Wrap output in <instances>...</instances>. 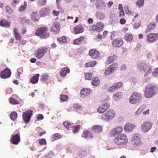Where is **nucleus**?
I'll list each match as a JSON object with an SVG mask.
<instances>
[{"mask_svg": "<svg viewBox=\"0 0 158 158\" xmlns=\"http://www.w3.org/2000/svg\"><path fill=\"white\" fill-rule=\"evenodd\" d=\"M158 91V87L154 84L149 85L146 86L144 96L146 98H151L156 94Z\"/></svg>", "mask_w": 158, "mask_h": 158, "instance_id": "nucleus-1", "label": "nucleus"}, {"mask_svg": "<svg viewBox=\"0 0 158 158\" xmlns=\"http://www.w3.org/2000/svg\"><path fill=\"white\" fill-rule=\"evenodd\" d=\"M114 144L118 146H123L126 145L128 143V139L126 135L119 134L114 139Z\"/></svg>", "mask_w": 158, "mask_h": 158, "instance_id": "nucleus-2", "label": "nucleus"}, {"mask_svg": "<svg viewBox=\"0 0 158 158\" xmlns=\"http://www.w3.org/2000/svg\"><path fill=\"white\" fill-rule=\"evenodd\" d=\"M48 31V29L47 27H41L37 29L35 34L41 39H46L49 37L50 35Z\"/></svg>", "mask_w": 158, "mask_h": 158, "instance_id": "nucleus-3", "label": "nucleus"}, {"mask_svg": "<svg viewBox=\"0 0 158 158\" xmlns=\"http://www.w3.org/2000/svg\"><path fill=\"white\" fill-rule=\"evenodd\" d=\"M138 69L142 73H145V75H148L152 72V68L149 64L141 63L138 64Z\"/></svg>", "mask_w": 158, "mask_h": 158, "instance_id": "nucleus-4", "label": "nucleus"}, {"mask_svg": "<svg viewBox=\"0 0 158 158\" xmlns=\"http://www.w3.org/2000/svg\"><path fill=\"white\" fill-rule=\"evenodd\" d=\"M142 99L141 94L137 92H133L129 99L130 103L135 104L139 102Z\"/></svg>", "mask_w": 158, "mask_h": 158, "instance_id": "nucleus-5", "label": "nucleus"}, {"mask_svg": "<svg viewBox=\"0 0 158 158\" xmlns=\"http://www.w3.org/2000/svg\"><path fill=\"white\" fill-rule=\"evenodd\" d=\"M48 50V48L46 47L43 46L38 48L35 54V56L38 59H41L44 56Z\"/></svg>", "mask_w": 158, "mask_h": 158, "instance_id": "nucleus-6", "label": "nucleus"}, {"mask_svg": "<svg viewBox=\"0 0 158 158\" xmlns=\"http://www.w3.org/2000/svg\"><path fill=\"white\" fill-rule=\"evenodd\" d=\"M115 115V113L113 110H110L104 114L102 116V119L105 121L110 120Z\"/></svg>", "mask_w": 158, "mask_h": 158, "instance_id": "nucleus-7", "label": "nucleus"}, {"mask_svg": "<svg viewBox=\"0 0 158 158\" xmlns=\"http://www.w3.org/2000/svg\"><path fill=\"white\" fill-rule=\"evenodd\" d=\"M32 115L33 111L32 110H27L25 111L22 115L23 120L26 123H29Z\"/></svg>", "mask_w": 158, "mask_h": 158, "instance_id": "nucleus-8", "label": "nucleus"}, {"mask_svg": "<svg viewBox=\"0 0 158 158\" xmlns=\"http://www.w3.org/2000/svg\"><path fill=\"white\" fill-rule=\"evenodd\" d=\"M147 37L148 42L152 43L158 39V34L150 33L147 35Z\"/></svg>", "mask_w": 158, "mask_h": 158, "instance_id": "nucleus-9", "label": "nucleus"}, {"mask_svg": "<svg viewBox=\"0 0 158 158\" xmlns=\"http://www.w3.org/2000/svg\"><path fill=\"white\" fill-rule=\"evenodd\" d=\"M104 28L103 23L101 22H98L96 24L90 27V29L95 31L98 32H100Z\"/></svg>", "mask_w": 158, "mask_h": 158, "instance_id": "nucleus-10", "label": "nucleus"}, {"mask_svg": "<svg viewBox=\"0 0 158 158\" xmlns=\"http://www.w3.org/2000/svg\"><path fill=\"white\" fill-rule=\"evenodd\" d=\"M11 74L10 70L8 68H6L1 71L0 76L2 78H7L10 77Z\"/></svg>", "mask_w": 158, "mask_h": 158, "instance_id": "nucleus-11", "label": "nucleus"}, {"mask_svg": "<svg viewBox=\"0 0 158 158\" xmlns=\"http://www.w3.org/2000/svg\"><path fill=\"white\" fill-rule=\"evenodd\" d=\"M123 131L122 127H118L113 129L110 132V135L111 137H113L116 135L121 133Z\"/></svg>", "mask_w": 158, "mask_h": 158, "instance_id": "nucleus-12", "label": "nucleus"}, {"mask_svg": "<svg viewBox=\"0 0 158 158\" xmlns=\"http://www.w3.org/2000/svg\"><path fill=\"white\" fill-rule=\"evenodd\" d=\"M20 133L15 135L12 136L11 139V143L14 145H17L20 141Z\"/></svg>", "mask_w": 158, "mask_h": 158, "instance_id": "nucleus-13", "label": "nucleus"}, {"mask_svg": "<svg viewBox=\"0 0 158 158\" xmlns=\"http://www.w3.org/2000/svg\"><path fill=\"white\" fill-rule=\"evenodd\" d=\"M152 124L148 121H146L143 123L141 126L142 130L144 132H147L151 128Z\"/></svg>", "mask_w": 158, "mask_h": 158, "instance_id": "nucleus-14", "label": "nucleus"}, {"mask_svg": "<svg viewBox=\"0 0 158 158\" xmlns=\"http://www.w3.org/2000/svg\"><path fill=\"white\" fill-rule=\"evenodd\" d=\"M89 55L93 59H97L100 56V52L94 49H91L89 53Z\"/></svg>", "mask_w": 158, "mask_h": 158, "instance_id": "nucleus-15", "label": "nucleus"}, {"mask_svg": "<svg viewBox=\"0 0 158 158\" xmlns=\"http://www.w3.org/2000/svg\"><path fill=\"white\" fill-rule=\"evenodd\" d=\"M139 135L138 134L134 135L132 138V144L136 146L139 145L141 143Z\"/></svg>", "mask_w": 158, "mask_h": 158, "instance_id": "nucleus-16", "label": "nucleus"}, {"mask_svg": "<svg viewBox=\"0 0 158 158\" xmlns=\"http://www.w3.org/2000/svg\"><path fill=\"white\" fill-rule=\"evenodd\" d=\"M73 30L74 34H78L83 33L84 29L81 24H79L73 28Z\"/></svg>", "mask_w": 158, "mask_h": 158, "instance_id": "nucleus-17", "label": "nucleus"}, {"mask_svg": "<svg viewBox=\"0 0 158 158\" xmlns=\"http://www.w3.org/2000/svg\"><path fill=\"white\" fill-rule=\"evenodd\" d=\"M60 29V25L59 23L55 22L53 23L51 27V31L54 33H56L59 32Z\"/></svg>", "mask_w": 158, "mask_h": 158, "instance_id": "nucleus-18", "label": "nucleus"}, {"mask_svg": "<svg viewBox=\"0 0 158 158\" xmlns=\"http://www.w3.org/2000/svg\"><path fill=\"white\" fill-rule=\"evenodd\" d=\"M109 107V104L107 103H106L99 106L97 109V111L99 113H103Z\"/></svg>", "mask_w": 158, "mask_h": 158, "instance_id": "nucleus-19", "label": "nucleus"}, {"mask_svg": "<svg viewBox=\"0 0 158 158\" xmlns=\"http://www.w3.org/2000/svg\"><path fill=\"white\" fill-rule=\"evenodd\" d=\"M123 85V83L120 82L117 83H115L111 86L108 89V90L109 92H112L114 91L115 89L121 87Z\"/></svg>", "mask_w": 158, "mask_h": 158, "instance_id": "nucleus-20", "label": "nucleus"}, {"mask_svg": "<svg viewBox=\"0 0 158 158\" xmlns=\"http://www.w3.org/2000/svg\"><path fill=\"white\" fill-rule=\"evenodd\" d=\"M123 44L122 40L119 38L114 39L112 42V45L114 47H119Z\"/></svg>", "mask_w": 158, "mask_h": 158, "instance_id": "nucleus-21", "label": "nucleus"}, {"mask_svg": "<svg viewBox=\"0 0 158 158\" xmlns=\"http://www.w3.org/2000/svg\"><path fill=\"white\" fill-rule=\"evenodd\" d=\"M135 126L134 124L128 123L125 125L124 127V130L126 131H131L135 128Z\"/></svg>", "mask_w": 158, "mask_h": 158, "instance_id": "nucleus-22", "label": "nucleus"}, {"mask_svg": "<svg viewBox=\"0 0 158 158\" xmlns=\"http://www.w3.org/2000/svg\"><path fill=\"white\" fill-rule=\"evenodd\" d=\"M83 135V137L85 139H92L93 137V135L91 131L89 130H86L84 131Z\"/></svg>", "mask_w": 158, "mask_h": 158, "instance_id": "nucleus-23", "label": "nucleus"}, {"mask_svg": "<svg viewBox=\"0 0 158 158\" xmlns=\"http://www.w3.org/2000/svg\"><path fill=\"white\" fill-rule=\"evenodd\" d=\"M85 37L84 36H81L79 38L75 39L73 41V44L75 45H79L83 42Z\"/></svg>", "mask_w": 158, "mask_h": 158, "instance_id": "nucleus-24", "label": "nucleus"}, {"mask_svg": "<svg viewBox=\"0 0 158 158\" xmlns=\"http://www.w3.org/2000/svg\"><path fill=\"white\" fill-rule=\"evenodd\" d=\"M92 131L95 133H99L102 131V128L100 126L98 125H94L92 128Z\"/></svg>", "mask_w": 158, "mask_h": 158, "instance_id": "nucleus-25", "label": "nucleus"}, {"mask_svg": "<svg viewBox=\"0 0 158 158\" xmlns=\"http://www.w3.org/2000/svg\"><path fill=\"white\" fill-rule=\"evenodd\" d=\"M0 26L2 27H9L10 26V23L6 19H2L0 20Z\"/></svg>", "mask_w": 158, "mask_h": 158, "instance_id": "nucleus-26", "label": "nucleus"}, {"mask_svg": "<svg viewBox=\"0 0 158 158\" xmlns=\"http://www.w3.org/2000/svg\"><path fill=\"white\" fill-rule=\"evenodd\" d=\"M70 72V69L68 67H64L63 68L60 72V74L61 76L62 77H65L66 76L67 73H69Z\"/></svg>", "mask_w": 158, "mask_h": 158, "instance_id": "nucleus-27", "label": "nucleus"}, {"mask_svg": "<svg viewBox=\"0 0 158 158\" xmlns=\"http://www.w3.org/2000/svg\"><path fill=\"white\" fill-rule=\"evenodd\" d=\"M31 17L34 22L38 23L39 22V19L37 18L39 17V15L37 12H32L31 14Z\"/></svg>", "mask_w": 158, "mask_h": 158, "instance_id": "nucleus-28", "label": "nucleus"}, {"mask_svg": "<svg viewBox=\"0 0 158 158\" xmlns=\"http://www.w3.org/2000/svg\"><path fill=\"white\" fill-rule=\"evenodd\" d=\"M40 75L39 74H37L33 76L30 79L31 83L33 84L36 83L38 81Z\"/></svg>", "mask_w": 158, "mask_h": 158, "instance_id": "nucleus-29", "label": "nucleus"}, {"mask_svg": "<svg viewBox=\"0 0 158 158\" xmlns=\"http://www.w3.org/2000/svg\"><path fill=\"white\" fill-rule=\"evenodd\" d=\"M96 5L97 8L99 9L105 7L106 6L105 3L103 1L101 0H97Z\"/></svg>", "mask_w": 158, "mask_h": 158, "instance_id": "nucleus-30", "label": "nucleus"}, {"mask_svg": "<svg viewBox=\"0 0 158 158\" xmlns=\"http://www.w3.org/2000/svg\"><path fill=\"white\" fill-rule=\"evenodd\" d=\"M48 13V9L46 8H42L40 11V14L41 16H44Z\"/></svg>", "mask_w": 158, "mask_h": 158, "instance_id": "nucleus-31", "label": "nucleus"}, {"mask_svg": "<svg viewBox=\"0 0 158 158\" xmlns=\"http://www.w3.org/2000/svg\"><path fill=\"white\" fill-rule=\"evenodd\" d=\"M117 59V56L116 55H114L112 56L108 57L106 60V63L109 64L114 62Z\"/></svg>", "mask_w": 158, "mask_h": 158, "instance_id": "nucleus-32", "label": "nucleus"}, {"mask_svg": "<svg viewBox=\"0 0 158 158\" xmlns=\"http://www.w3.org/2000/svg\"><path fill=\"white\" fill-rule=\"evenodd\" d=\"M97 64V62L95 60H92L88 63H86L84 66L85 67H93Z\"/></svg>", "mask_w": 158, "mask_h": 158, "instance_id": "nucleus-33", "label": "nucleus"}, {"mask_svg": "<svg viewBox=\"0 0 158 158\" xmlns=\"http://www.w3.org/2000/svg\"><path fill=\"white\" fill-rule=\"evenodd\" d=\"M13 32L16 40H20L21 39V37L18 33L17 28H14V29Z\"/></svg>", "mask_w": 158, "mask_h": 158, "instance_id": "nucleus-34", "label": "nucleus"}, {"mask_svg": "<svg viewBox=\"0 0 158 158\" xmlns=\"http://www.w3.org/2000/svg\"><path fill=\"white\" fill-rule=\"evenodd\" d=\"M156 24L154 23H149L148 27L146 32L150 31L154 29L155 28Z\"/></svg>", "mask_w": 158, "mask_h": 158, "instance_id": "nucleus-35", "label": "nucleus"}, {"mask_svg": "<svg viewBox=\"0 0 158 158\" xmlns=\"http://www.w3.org/2000/svg\"><path fill=\"white\" fill-rule=\"evenodd\" d=\"M96 16L97 18L101 20L103 19L105 17L104 13L100 11L97 12Z\"/></svg>", "mask_w": 158, "mask_h": 158, "instance_id": "nucleus-36", "label": "nucleus"}, {"mask_svg": "<svg viewBox=\"0 0 158 158\" xmlns=\"http://www.w3.org/2000/svg\"><path fill=\"white\" fill-rule=\"evenodd\" d=\"M9 102L10 103L13 105H17L19 104V101L11 97L9 98Z\"/></svg>", "mask_w": 158, "mask_h": 158, "instance_id": "nucleus-37", "label": "nucleus"}, {"mask_svg": "<svg viewBox=\"0 0 158 158\" xmlns=\"http://www.w3.org/2000/svg\"><path fill=\"white\" fill-rule=\"evenodd\" d=\"M100 84V81L97 77H94L92 80V84L93 85L97 86Z\"/></svg>", "mask_w": 158, "mask_h": 158, "instance_id": "nucleus-38", "label": "nucleus"}, {"mask_svg": "<svg viewBox=\"0 0 158 158\" xmlns=\"http://www.w3.org/2000/svg\"><path fill=\"white\" fill-rule=\"evenodd\" d=\"M125 39L127 41H131L133 39L132 35L128 33L126 34L125 36Z\"/></svg>", "mask_w": 158, "mask_h": 158, "instance_id": "nucleus-39", "label": "nucleus"}, {"mask_svg": "<svg viewBox=\"0 0 158 158\" xmlns=\"http://www.w3.org/2000/svg\"><path fill=\"white\" fill-rule=\"evenodd\" d=\"M63 124L64 127H66L68 130L72 127L73 124L68 122L64 121L63 123Z\"/></svg>", "mask_w": 158, "mask_h": 158, "instance_id": "nucleus-40", "label": "nucleus"}, {"mask_svg": "<svg viewBox=\"0 0 158 158\" xmlns=\"http://www.w3.org/2000/svg\"><path fill=\"white\" fill-rule=\"evenodd\" d=\"M113 97L115 100H118L119 98L122 97V93L121 92H118L114 95Z\"/></svg>", "mask_w": 158, "mask_h": 158, "instance_id": "nucleus-41", "label": "nucleus"}, {"mask_svg": "<svg viewBox=\"0 0 158 158\" xmlns=\"http://www.w3.org/2000/svg\"><path fill=\"white\" fill-rule=\"evenodd\" d=\"M17 117V114L16 112L13 111L10 114V118L13 120L14 121Z\"/></svg>", "mask_w": 158, "mask_h": 158, "instance_id": "nucleus-42", "label": "nucleus"}, {"mask_svg": "<svg viewBox=\"0 0 158 158\" xmlns=\"http://www.w3.org/2000/svg\"><path fill=\"white\" fill-rule=\"evenodd\" d=\"M57 40L60 43H66L67 42L66 38L64 36H63L61 37L57 38Z\"/></svg>", "mask_w": 158, "mask_h": 158, "instance_id": "nucleus-43", "label": "nucleus"}, {"mask_svg": "<svg viewBox=\"0 0 158 158\" xmlns=\"http://www.w3.org/2000/svg\"><path fill=\"white\" fill-rule=\"evenodd\" d=\"M136 4L139 7H142L144 4V0H138Z\"/></svg>", "mask_w": 158, "mask_h": 158, "instance_id": "nucleus-44", "label": "nucleus"}, {"mask_svg": "<svg viewBox=\"0 0 158 158\" xmlns=\"http://www.w3.org/2000/svg\"><path fill=\"white\" fill-rule=\"evenodd\" d=\"M71 128L73 129V131L74 133H77L79 131V129L80 128V126L77 125L74 127H73L72 126V127Z\"/></svg>", "mask_w": 158, "mask_h": 158, "instance_id": "nucleus-45", "label": "nucleus"}, {"mask_svg": "<svg viewBox=\"0 0 158 158\" xmlns=\"http://www.w3.org/2000/svg\"><path fill=\"white\" fill-rule=\"evenodd\" d=\"M60 97L61 101L64 102L66 101L69 98V97L67 95L61 94Z\"/></svg>", "mask_w": 158, "mask_h": 158, "instance_id": "nucleus-46", "label": "nucleus"}, {"mask_svg": "<svg viewBox=\"0 0 158 158\" xmlns=\"http://www.w3.org/2000/svg\"><path fill=\"white\" fill-rule=\"evenodd\" d=\"M118 67V64L117 63H114L112 65H111L109 68L111 70L114 72V71Z\"/></svg>", "mask_w": 158, "mask_h": 158, "instance_id": "nucleus-47", "label": "nucleus"}, {"mask_svg": "<svg viewBox=\"0 0 158 158\" xmlns=\"http://www.w3.org/2000/svg\"><path fill=\"white\" fill-rule=\"evenodd\" d=\"M27 6V3L25 1L24 2V5H21L19 7V10L20 12L24 11L26 9Z\"/></svg>", "mask_w": 158, "mask_h": 158, "instance_id": "nucleus-48", "label": "nucleus"}, {"mask_svg": "<svg viewBox=\"0 0 158 158\" xmlns=\"http://www.w3.org/2000/svg\"><path fill=\"white\" fill-rule=\"evenodd\" d=\"M6 10L7 12L10 14H12L14 12V10L12 9L9 6H6L5 7Z\"/></svg>", "mask_w": 158, "mask_h": 158, "instance_id": "nucleus-49", "label": "nucleus"}, {"mask_svg": "<svg viewBox=\"0 0 158 158\" xmlns=\"http://www.w3.org/2000/svg\"><path fill=\"white\" fill-rule=\"evenodd\" d=\"M73 108L77 110H81L82 109V107L79 104H75L73 105Z\"/></svg>", "mask_w": 158, "mask_h": 158, "instance_id": "nucleus-50", "label": "nucleus"}, {"mask_svg": "<svg viewBox=\"0 0 158 158\" xmlns=\"http://www.w3.org/2000/svg\"><path fill=\"white\" fill-rule=\"evenodd\" d=\"M89 90L87 89H84L81 90V94L83 95H87L89 94Z\"/></svg>", "mask_w": 158, "mask_h": 158, "instance_id": "nucleus-51", "label": "nucleus"}, {"mask_svg": "<svg viewBox=\"0 0 158 158\" xmlns=\"http://www.w3.org/2000/svg\"><path fill=\"white\" fill-rule=\"evenodd\" d=\"M61 138V136L58 133L54 134L52 135V138L55 140H57Z\"/></svg>", "mask_w": 158, "mask_h": 158, "instance_id": "nucleus-52", "label": "nucleus"}, {"mask_svg": "<svg viewBox=\"0 0 158 158\" xmlns=\"http://www.w3.org/2000/svg\"><path fill=\"white\" fill-rule=\"evenodd\" d=\"M112 73H113L112 71L111 70L109 67L106 70L104 73L107 76L110 75Z\"/></svg>", "mask_w": 158, "mask_h": 158, "instance_id": "nucleus-53", "label": "nucleus"}, {"mask_svg": "<svg viewBox=\"0 0 158 158\" xmlns=\"http://www.w3.org/2000/svg\"><path fill=\"white\" fill-rule=\"evenodd\" d=\"M92 77V74L90 73H85V77L86 79L90 80Z\"/></svg>", "mask_w": 158, "mask_h": 158, "instance_id": "nucleus-54", "label": "nucleus"}, {"mask_svg": "<svg viewBox=\"0 0 158 158\" xmlns=\"http://www.w3.org/2000/svg\"><path fill=\"white\" fill-rule=\"evenodd\" d=\"M39 142L40 145H44L46 144V141L45 139H39Z\"/></svg>", "mask_w": 158, "mask_h": 158, "instance_id": "nucleus-55", "label": "nucleus"}, {"mask_svg": "<svg viewBox=\"0 0 158 158\" xmlns=\"http://www.w3.org/2000/svg\"><path fill=\"white\" fill-rule=\"evenodd\" d=\"M47 2L46 0H39L38 1V5L42 6L44 5Z\"/></svg>", "mask_w": 158, "mask_h": 158, "instance_id": "nucleus-56", "label": "nucleus"}, {"mask_svg": "<svg viewBox=\"0 0 158 158\" xmlns=\"http://www.w3.org/2000/svg\"><path fill=\"white\" fill-rule=\"evenodd\" d=\"M48 75H44L42 77L41 80L42 81L44 82L48 79Z\"/></svg>", "mask_w": 158, "mask_h": 158, "instance_id": "nucleus-57", "label": "nucleus"}, {"mask_svg": "<svg viewBox=\"0 0 158 158\" xmlns=\"http://www.w3.org/2000/svg\"><path fill=\"white\" fill-rule=\"evenodd\" d=\"M29 19H27L26 18L23 17L21 19V22L22 24H24L25 23H27L29 22Z\"/></svg>", "mask_w": 158, "mask_h": 158, "instance_id": "nucleus-58", "label": "nucleus"}, {"mask_svg": "<svg viewBox=\"0 0 158 158\" xmlns=\"http://www.w3.org/2000/svg\"><path fill=\"white\" fill-rule=\"evenodd\" d=\"M19 2V1L17 0H13L11 3V4L13 6H14L18 4Z\"/></svg>", "mask_w": 158, "mask_h": 158, "instance_id": "nucleus-59", "label": "nucleus"}, {"mask_svg": "<svg viewBox=\"0 0 158 158\" xmlns=\"http://www.w3.org/2000/svg\"><path fill=\"white\" fill-rule=\"evenodd\" d=\"M44 118V116L42 114H39L37 117V120H40Z\"/></svg>", "mask_w": 158, "mask_h": 158, "instance_id": "nucleus-60", "label": "nucleus"}, {"mask_svg": "<svg viewBox=\"0 0 158 158\" xmlns=\"http://www.w3.org/2000/svg\"><path fill=\"white\" fill-rule=\"evenodd\" d=\"M158 74V67L156 68L154 70L152 74L154 76H156Z\"/></svg>", "mask_w": 158, "mask_h": 158, "instance_id": "nucleus-61", "label": "nucleus"}, {"mask_svg": "<svg viewBox=\"0 0 158 158\" xmlns=\"http://www.w3.org/2000/svg\"><path fill=\"white\" fill-rule=\"evenodd\" d=\"M125 15L124 12L123 10H121L119 12V16L120 17H123Z\"/></svg>", "mask_w": 158, "mask_h": 158, "instance_id": "nucleus-62", "label": "nucleus"}, {"mask_svg": "<svg viewBox=\"0 0 158 158\" xmlns=\"http://www.w3.org/2000/svg\"><path fill=\"white\" fill-rule=\"evenodd\" d=\"M130 14L131 15L134 16L135 18H136L138 16V14L134 12H131Z\"/></svg>", "mask_w": 158, "mask_h": 158, "instance_id": "nucleus-63", "label": "nucleus"}, {"mask_svg": "<svg viewBox=\"0 0 158 158\" xmlns=\"http://www.w3.org/2000/svg\"><path fill=\"white\" fill-rule=\"evenodd\" d=\"M60 11H56L55 10H53V15L56 16H57L59 14Z\"/></svg>", "mask_w": 158, "mask_h": 158, "instance_id": "nucleus-64", "label": "nucleus"}]
</instances>
